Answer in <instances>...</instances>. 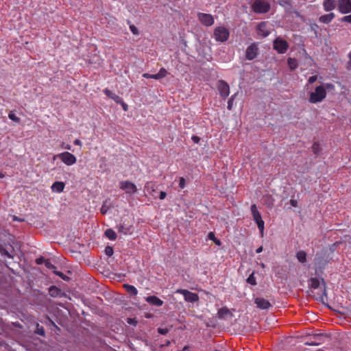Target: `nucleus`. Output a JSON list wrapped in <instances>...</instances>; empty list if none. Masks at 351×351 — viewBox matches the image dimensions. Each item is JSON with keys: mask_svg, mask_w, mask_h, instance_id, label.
Masks as SVG:
<instances>
[{"mask_svg": "<svg viewBox=\"0 0 351 351\" xmlns=\"http://www.w3.org/2000/svg\"><path fill=\"white\" fill-rule=\"evenodd\" d=\"M326 91L324 86H318L315 88V90L310 93L308 101L311 104H317L322 102L326 97Z\"/></svg>", "mask_w": 351, "mask_h": 351, "instance_id": "f257e3e1", "label": "nucleus"}, {"mask_svg": "<svg viewBox=\"0 0 351 351\" xmlns=\"http://www.w3.org/2000/svg\"><path fill=\"white\" fill-rule=\"evenodd\" d=\"M230 36V32L228 29L223 27H217L213 32V38L217 42L224 43L228 40Z\"/></svg>", "mask_w": 351, "mask_h": 351, "instance_id": "f03ea898", "label": "nucleus"}, {"mask_svg": "<svg viewBox=\"0 0 351 351\" xmlns=\"http://www.w3.org/2000/svg\"><path fill=\"white\" fill-rule=\"evenodd\" d=\"M252 10L257 14H265L270 10L271 5L264 0H255L252 5Z\"/></svg>", "mask_w": 351, "mask_h": 351, "instance_id": "7ed1b4c3", "label": "nucleus"}, {"mask_svg": "<svg viewBox=\"0 0 351 351\" xmlns=\"http://www.w3.org/2000/svg\"><path fill=\"white\" fill-rule=\"evenodd\" d=\"M251 212L253 216L254 221L257 224V227L260 231V233L261 234V235H263L265 228V223L264 221L262 219L261 215L260 212L258 210L256 204H252L251 206Z\"/></svg>", "mask_w": 351, "mask_h": 351, "instance_id": "20e7f679", "label": "nucleus"}, {"mask_svg": "<svg viewBox=\"0 0 351 351\" xmlns=\"http://www.w3.org/2000/svg\"><path fill=\"white\" fill-rule=\"evenodd\" d=\"M175 293L182 294L186 302L194 303L199 300L198 294L193 293L186 289H178Z\"/></svg>", "mask_w": 351, "mask_h": 351, "instance_id": "39448f33", "label": "nucleus"}, {"mask_svg": "<svg viewBox=\"0 0 351 351\" xmlns=\"http://www.w3.org/2000/svg\"><path fill=\"white\" fill-rule=\"evenodd\" d=\"M259 54L258 44L257 43H251L245 50V58L247 60H253L257 58Z\"/></svg>", "mask_w": 351, "mask_h": 351, "instance_id": "423d86ee", "label": "nucleus"}, {"mask_svg": "<svg viewBox=\"0 0 351 351\" xmlns=\"http://www.w3.org/2000/svg\"><path fill=\"white\" fill-rule=\"evenodd\" d=\"M56 158H58L62 162L69 166L74 165L77 161L76 157L68 152H64L55 156L54 159Z\"/></svg>", "mask_w": 351, "mask_h": 351, "instance_id": "0eeeda50", "label": "nucleus"}, {"mask_svg": "<svg viewBox=\"0 0 351 351\" xmlns=\"http://www.w3.org/2000/svg\"><path fill=\"white\" fill-rule=\"evenodd\" d=\"M328 338L326 334H313L309 336V340L304 343L307 346H319L324 342V339Z\"/></svg>", "mask_w": 351, "mask_h": 351, "instance_id": "6e6552de", "label": "nucleus"}, {"mask_svg": "<svg viewBox=\"0 0 351 351\" xmlns=\"http://www.w3.org/2000/svg\"><path fill=\"white\" fill-rule=\"evenodd\" d=\"M273 48L276 51H278V53L282 54L286 53L287 51L289 48V44L286 40L280 38H277L274 40Z\"/></svg>", "mask_w": 351, "mask_h": 351, "instance_id": "1a4fd4ad", "label": "nucleus"}, {"mask_svg": "<svg viewBox=\"0 0 351 351\" xmlns=\"http://www.w3.org/2000/svg\"><path fill=\"white\" fill-rule=\"evenodd\" d=\"M217 89L219 90L220 96L226 99L230 94V87L228 84L224 80H219L217 82Z\"/></svg>", "mask_w": 351, "mask_h": 351, "instance_id": "9d476101", "label": "nucleus"}, {"mask_svg": "<svg viewBox=\"0 0 351 351\" xmlns=\"http://www.w3.org/2000/svg\"><path fill=\"white\" fill-rule=\"evenodd\" d=\"M337 8L341 14H348L351 12V0H339L337 1Z\"/></svg>", "mask_w": 351, "mask_h": 351, "instance_id": "9b49d317", "label": "nucleus"}, {"mask_svg": "<svg viewBox=\"0 0 351 351\" xmlns=\"http://www.w3.org/2000/svg\"><path fill=\"white\" fill-rule=\"evenodd\" d=\"M119 187L122 190H125L128 194H133L137 191L136 185L130 181H121L119 182Z\"/></svg>", "mask_w": 351, "mask_h": 351, "instance_id": "f8f14e48", "label": "nucleus"}, {"mask_svg": "<svg viewBox=\"0 0 351 351\" xmlns=\"http://www.w3.org/2000/svg\"><path fill=\"white\" fill-rule=\"evenodd\" d=\"M197 17L199 21L206 26H210L214 23V18L210 14L199 12Z\"/></svg>", "mask_w": 351, "mask_h": 351, "instance_id": "ddd939ff", "label": "nucleus"}, {"mask_svg": "<svg viewBox=\"0 0 351 351\" xmlns=\"http://www.w3.org/2000/svg\"><path fill=\"white\" fill-rule=\"evenodd\" d=\"M117 228L118 232L124 234V235H130L132 234L134 232V226L131 224H126L125 222L121 223L117 226Z\"/></svg>", "mask_w": 351, "mask_h": 351, "instance_id": "4468645a", "label": "nucleus"}, {"mask_svg": "<svg viewBox=\"0 0 351 351\" xmlns=\"http://www.w3.org/2000/svg\"><path fill=\"white\" fill-rule=\"evenodd\" d=\"M254 303L256 304V306L261 309H268L271 305L270 302L263 298H256L254 300Z\"/></svg>", "mask_w": 351, "mask_h": 351, "instance_id": "2eb2a0df", "label": "nucleus"}, {"mask_svg": "<svg viewBox=\"0 0 351 351\" xmlns=\"http://www.w3.org/2000/svg\"><path fill=\"white\" fill-rule=\"evenodd\" d=\"M49 294L52 298H58V297H62L65 295L64 292L62 291V290L57 287L56 286H51L49 288Z\"/></svg>", "mask_w": 351, "mask_h": 351, "instance_id": "dca6fc26", "label": "nucleus"}, {"mask_svg": "<svg viewBox=\"0 0 351 351\" xmlns=\"http://www.w3.org/2000/svg\"><path fill=\"white\" fill-rule=\"evenodd\" d=\"M145 301L149 304L155 306H161L164 303L162 300L155 295L147 296L145 298Z\"/></svg>", "mask_w": 351, "mask_h": 351, "instance_id": "f3484780", "label": "nucleus"}, {"mask_svg": "<svg viewBox=\"0 0 351 351\" xmlns=\"http://www.w3.org/2000/svg\"><path fill=\"white\" fill-rule=\"evenodd\" d=\"M337 6V1L336 0H324L323 7L326 12H330L334 10Z\"/></svg>", "mask_w": 351, "mask_h": 351, "instance_id": "a211bd4d", "label": "nucleus"}, {"mask_svg": "<svg viewBox=\"0 0 351 351\" xmlns=\"http://www.w3.org/2000/svg\"><path fill=\"white\" fill-rule=\"evenodd\" d=\"M104 93L107 97L112 99L116 103L119 104V102H122V98L110 90L106 88L104 90Z\"/></svg>", "mask_w": 351, "mask_h": 351, "instance_id": "6ab92c4d", "label": "nucleus"}, {"mask_svg": "<svg viewBox=\"0 0 351 351\" xmlns=\"http://www.w3.org/2000/svg\"><path fill=\"white\" fill-rule=\"evenodd\" d=\"M335 15L333 12L327 14H324L319 16V21L322 23L328 24L335 18Z\"/></svg>", "mask_w": 351, "mask_h": 351, "instance_id": "aec40b11", "label": "nucleus"}, {"mask_svg": "<svg viewBox=\"0 0 351 351\" xmlns=\"http://www.w3.org/2000/svg\"><path fill=\"white\" fill-rule=\"evenodd\" d=\"M266 23L265 22L260 23L257 26V30L258 34L263 36V37H267L269 34V32L265 29Z\"/></svg>", "mask_w": 351, "mask_h": 351, "instance_id": "412c9836", "label": "nucleus"}, {"mask_svg": "<svg viewBox=\"0 0 351 351\" xmlns=\"http://www.w3.org/2000/svg\"><path fill=\"white\" fill-rule=\"evenodd\" d=\"M64 184L62 182H55L51 186V190L53 192L61 193L64 189Z\"/></svg>", "mask_w": 351, "mask_h": 351, "instance_id": "4be33fe9", "label": "nucleus"}, {"mask_svg": "<svg viewBox=\"0 0 351 351\" xmlns=\"http://www.w3.org/2000/svg\"><path fill=\"white\" fill-rule=\"evenodd\" d=\"M296 258L300 263H304L306 261V253L303 250H300L297 252Z\"/></svg>", "mask_w": 351, "mask_h": 351, "instance_id": "5701e85b", "label": "nucleus"}, {"mask_svg": "<svg viewBox=\"0 0 351 351\" xmlns=\"http://www.w3.org/2000/svg\"><path fill=\"white\" fill-rule=\"evenodd\" d=\"M105 236L112 241L116 240L117 236L116 232L112 229H107L105 231Z\"/></svg>", "mask_w": 351, "mask_h": 351, "instance_id": "b1692460", "label": "nucleus"}, {"mask_svg": "<svg viewBox=\"0 0 351 351\" xmlns=\"http://www.w3.org/2000/svg\"><path fill=\"white\" fill-rule=\"evenodd\" d=\"M287 64L291 71L295 70L298 66L297 60L293 58H289L287 60Z\"/></svg>", "mask_w": 351, "mask_h": 351, "instance_id": "393cba45", "label": "nucleus"}, {"mask_svg": "<svg viewBox=\"0 0 351 351\" xmlns=\"http://www.w3.org/2000/svg\"><path fill=\"white\" fill-rule=\"evenodd\" d=\"M124 287H125L126 291L128 293H130V295H137L138 290L136 289V288L134 286L130 285H125Z\"/></svg>", "mask_w": 351, "mask_h": 351, "instance_id": "a878e982", "label": "nucleus"}, {"mask_svg": "<svg viewBox=\"0 0 351 351\" xmlns=\"http://www.w3.org/2000/svg\"><path fill=\"white\" fill-rule=\"evenodd\" d=\"M320 282L317 278H311L310 280V285L312 289H317L319 287Z\"/></svg>", "mask_w": 351, "mask_h": 351, "instance_id": "bb28decb", "label": "nucleus"}, {"mask_svg": "<svg viewBox=\"0 0 351 351\" xmlns=\"http://www.w3.org/2000/svg\"><path fill=\"white\" fill-rule=\"evenodd\" d=\"M208 237L210 240L213 241L217 245L220 246L221 245V241L215 237L214 232H210Z\"/></svg>", "mask_w": 351, "mask_h": 351, "instance_id": "cd10ccee", "label": "nucleus"}, {"mask_svg": "<svg viewBox=\"0 0 351 351\" xmlns=\"http://www.w3.org/2000/svg\"><path fill=\"white\" fill-rule=\"evenodd\" d=\"M35 332L37 335H40L42 337H45V330L43 326H40L39 324H37V325H36V328Z\"/></svg>", "mask_w": 351, "mask_h": 351, "instance_id": "c85d7f7f", "label": "nucleus"}, {"mask_svg": "<svg viewBox=\"0 0 351 351\" xmlns=\"http://www.w3.org/2000/svg\"><path fill=\"white\" fill-rule=\"evenodd\" d=\"M53 272L54 274H56V276H59L60 278H62V280H64L65 281H69V280H70L69 277L66 276L62 272L56 270V269L55 270H53Z\"/></svg>", "mask_w": 351, "mask_h": 351, "instance_id": "c756f323", "label": "nucleus"}, {"mask_svg": "<svg viewBox=\"0 0 351 351\" xmlns=\"http://www.w3.org/2000/svg\"><path fill=\"white\" fill-rule=\"evenodd\" d=\"M246 282L252 285H256L257 283H256V278L254 277V272H252L248 277L246 279Z\"/></svg>", "mask_w": 351, "mask_h": 351, "instance_id": "7c9ffc66", "label": "nucleus"}, {"mask_svg": "<svg viewBox=\"0 0 351 351\" xmlns=\"http://www.w3.org/2000/svg\"><path fill=\"white\" fill-rule=\"evenodd\" d=\"M322 285L323 286L322 295L321 296V301L324 303V298H327V293L326 289V282L324 279H322Z\"/></svg>", "mask_w": 351, "mask_h": 351, "instance_id": "2f4dec72", "label": "nucleus"}, {"mask_svg": "<svg viewBox=\"0 0 351 351\" xmlns=\"http://www.w3.org/2000/svg\"><path fill=\"white\" fill-rule=\"evenodd\" d=\"M312 150L314 152V154H319L321 152V148L319 143L316 142L314 143L312 145Z\"/></svg>", "mask_w": 351, "mask_h": 351, "instance_id": "473e14b6", "label": "nucleus"}, {"mask_svg": "<svg viewBox=\"0 0 351 351\" xmlns=\"http://www.w3.org/2000/svg\"><path fill=\"white\" fill-rule=\"evenodd\" d=\"M8 117L10 119H11L12 121L16 122V123H19L20 122V119L12 112L11 111L9 114H8Z\"/></svg>", "mask_w": 351, "mask_h": 351, "instance_id": "72a5a7b5", "label": "nucleus"}, {"mask_svg": "<svg viewBox=\"0 0 351 351\" xmlns=\"http://www.w3.org/2000/svg\"><path fill=\"white\" fill-rule=\"evenodd\" d=\"M236 95H237L234 94V95H232L230 97V98L229 99V100L228 101V106H227L228 110H232V109L233 101H234V99L236 97Z\"/></svg>", "mask_w": 351, "mask_h": 351, "instance_id": "f704fd0d", "label": "nucleus"}, {"mask_svg": "<svg viewBox=\"0 0 351 351\" xmlns=\"http://www.w3.org/2000/svg\"><path fill=\"white\" fill-rule=\"evenodd\" d=\"M167 73H168V72L167 71V70L165 68H161L160 69L159 72L158 73L160 79L167 76Z\"/></svg>", "mask_w": 351, "mask_h": 351, "instance_id": "c9c22d12", "label": "nucleus"}, {"mask_svg": "<svg viewBox=\"0 0 351 351\" xmlns=\"http://www.w3.org/2000/svg\"><path fill=\"white\" fill-rule=\"evenodd\" d=\"M113 248L110 246H107L105 248V253L108 256H111L113 254Z\"/></svg>", "mask_w": 351, "mask_h": 351, "instance_id": "e433bc0d", "label": "nucleus"}, {"mask_svg": "<svg viewBox=\"0 0 351 351\" xmlns=\"http://www.w3.org/2000/svg\"><path fill=\"white\" fill-rule=\"evenodd\" d=\"M45 265L47 268L52 269L53 271L56 269V266L53 265L49 260L46 261Z\"/></svg>", "mask_w": 351, "mask_h": 351, "instance_id": "4c0bfd02", "label": "nucleus"}, {"mask_svg": "<svg viewBox=\"0 0 351 351\" xmlns=\"http://www.w3.org/2000/svg\"><path fill=\"white\" fill-rule=\"evenodd\" d=\"M130 29L132 32V33L134 35L138 34V30L137 27L134 25H130Z\"/></svg>", "mask_w": 351, "mask_h": 351, "instance_id": "58836bf2", "label": "nucleus"}, {"mask_svg": "<svg viewBox=\"0 0 351 351\" xmlns=\"http://www.w3.org/2000/svg\"><path fill=\"white\" fill-rule=\"evenodd\" d=\"M46 261L47 260L43 256H40L39 258H36V263L37 265L45 264Z\"/></svg>", "mask_w": 351, "mask_h": 351, "instance_id": "ea45409f", "label": "nucleus"}, {"mask_svg": "<svg viewBox=\"0 0 351 351\" xmlns=\"http://www.w3.org/2000/svg\"><path fill=\"white\" fill-rule=\"evenodd\" d=\"M158 332L160 335H165L169 332V329L166 328H158Z\"/></svg>", "mask_w": 351, "mask_h": 351, "instance_id": "a19ab883", "label": "nucleus"}, {"mask_svg": "<svg viewBox=\"0 0 351 351\" xmlns=\"http://www.w3.org/2000/svg\"><path fill=\"white\" fill-rule=\"evenodd\" d=\"M348 57L349 58V60L346 63V69L351 71V51L348 53Z\"/></svg>", "mask_w": 351, "mask_h": 351, "instance_id": "79ce46f5", "label": "nucleus"}, {"mask_svg": "<svg viewBox=\"0 0 351 351\" xmlns=\"http://www.w3.org/2000/svg\"><path fill=\"white\" fill-rule=\"evenodd\" d=\"M340 20L341 22H346V23H351V14L342 17Z\"/></svg>", "mask_w": 351, "mask_h": 351, "instance_id": "37998d69", "label": "nucleus"}, {"mask_svg": "<svg viewBox=\"0 0 351 351\" xmlns=\"http://www.w3.org/2000/svg\"><path fill=\"white\" fill-rule=\"evenodd\" d=\"M322 86H324L325 90H332L334 89L335 86L331 83H326L322 85Z\"/></svg>", "mask_w": 351, "mask_h": 351, "instance_id": "c03bdc74", "label": "nucleus"}, {"mask_svg": "<svg viewBox=\"0 0 351 351\" xmlns=\"http://www.w3.org/2000/svg\"><path fill=\"white\" fill-rule=\"evenodd\" d=\"M317 80V75H312L311 77H309V78L308 79V84H313L315 82H316Z\"/></svg>", "mask_w": 351, "mask_h": 351, "instance_id": "a18cd8bd", "label": "nucleus"}, {"mask_svg": "<svg viewBox=\"0 0 351 351\" xmlns=\"http://www.w3.org/2000/svg\"><path fill=\"white\" fill-rule=\"evenodd\" d=\"M179 186L181 189H184L185 186V179L184 178H180L179 181Z\"/></svg>", "mask_w": 351, "mask_h": 351, "instance_id": "49530a36", "label": "nucleus"}, {"mask_svg": "<svg viewBox=\"0 0 351 351\" xmlns=\"http://www.w3.org/2000/svg\"><path fill=\"white\" fill-rule=\"evenodd\" d=\"M1 253V254L7 256L8 258H12V256L5 249L2 250Z\"/></svg>", "mask_w": 351, "mask_h": 351, "instance_id": "de8ad7c7", "label": "nucleus"}, {"mask_svg": "<svg viewBox=\"0 0 351 351\" xmlns=\"http://www.w3.org/2000/svg\"><path fill=\"white\" fill-rule=\"evenodd\" d=\"M119 104H120L123 109L124 111H127L128 110V104H126L123 100L122 99V102H119Z\"/></svg>", "mask_w": 351, "mask_h": 351, "instance_id": "09e8293b", "label": "nucleus"}, {"mask_svg": "<svg viewBox=\"0 0 351 351\" xmlns=\"http://www.w3.org/2000/svg\"><path fill=\"white\" fill-rule=\"evenodd\" d=\"M191 139L195 143H198L200 141V138L197 136H193Z\"/></svg>", "mask_w": 351, "mask_h": 351, "instance_id": "8fccbe9b", "label": "nucleus"}, {"mask_svg": "<svg viewBox=\"0 0 351 351\" xmlns=\"http://www.w3.org/2000/svg\"><path fill=\"white\" fill-rule=\"evenodd\" d=\"M166 196H167V194H166V193H165V192H164V191H160V195H159V198H160V199H164L166 197Z\"/></svg>", "mask_w": 351, "mask_h": 351, "instance_id": "3c124183", "label": "nucleus"}, {"mask_svg": "<svg viewBox=\"0 0 351 351\" xmlns=\"http://www.w3.org/2000/svg\"><path fill=\"white\" fill-rule=\"evenodd\" d=\"M228 313V309L221 308V309L219 311V313L220 315L227 314Z\"/></svg>", "mask_w": 351, "mask_h": 351, "instance_id": "603ef678", "label": "nucleus"}, {"mask_svg": "<svg viewBox=\"0 0 351 351\" xmlns=\"http://www.w3.org/2000/svg\"><path fill=\"white\" fill-rule=\"evenodd\" d=\"M290 204L292 206H294V207L297 206V201L295 199H291Z\"/></svg>", "mask_w": 351, "mask_h": 351, "instance_id": "864d4df0", "label": "nucleus"}, {"mask_svg": "<svg viewBox=\"0 0 351 351\" xmlns=\"http://www.w3.org/2000/svg\"><path fill=\"white\" fill-rule=\"evenodd\" d=\"M107 212V208H106L105 206H102V207L101 208V213L102 214H106Z\"/></svg>", "mask_w": 351, "mask_h": 351, "instance_id": "5fc2aeb1", "label": "nucleus"}, {"mask_svg": "<svg viewBox=\"0 0 351 351\" xmlns=\"http://www.w3.org/2000/svg\"><path fill=\"white\" fill-rule=\"evenodd\" d=\"M151 78L152 79H155V80H160V77H159L158 73H156V74H152Z\"/></svg>", "mask_w": 351, "mask_h": 351, "instance_id": "6e6d98bb", "label": "nucleus"}, {"mask_svg": "<svg viewBox=\"0 0 351 351\" xmlns=\"http://www.w3.org/2000/svg\"><path fill=\"white\" fill-rule=\"evenodd\" d=\"M143 77L145 78L149 79V78H151L152 74L145 73L143 74Z\"/></svg>", "mask_w": 351, "mask_h": 351, "instance_id": "4d7b16f0", "label": "nucleus"}, {"mask_svg": "<svg viewBox=\"0 0 351 351\" xmlns=\"http://www.w3.org/2000/svg\"><path fill=\"white\" fill-rule=\"evenodd\" d=\"M74 144L76 145H82V142L79 139H75L74 141Z\"/></svg>", "mask_w": 351, "mask_h": 351, "instance_id": "13d9d810", "label": "nucleus"}, {"mask_svg": "<svg viewBox=\"0 0 351 351\" xmlns=\"http://www.w3.org/2000/svg\"><path fill=\"white\" fill-rule=\"evenodd\" d=\"M170 343H171L170 341L167 340V341H165V343H164V344H162L161 346H162V347H164V346H169L170 345Z\"/></svg>", "mask_w": 351, "mask_h": 351, "instance_id": "bf43d9fd", "label": "nucleus"}, {"mask_svg": "<svg viewBox=\"0 0 351 351\" xmlns=\"http://www.w3.org/2000/svg\"><path fill=\"white\" fill-rule=\"evenodd\" d=\"M263 247L261 246V247H259L258 248L256 249V252L257 254L261 253L263 251Z\"/></svg>", "mask_w": 351, "mask_h": 351, "instance_id": "052dcab7", "label": "nucleus"}, {"mask_svg": "<svg viewBox=\"0 0 351 351\" xmlns=\"http://www.w3.org/2000/svg\"><path fill=\"white\" fill-rule=\"evenodd\" d=\"M129 324H131L132 323V319H128V322Z\"/></svg>", "mask_w": 351, "mask_h": 351, "instance_id": "680f3d73", "label": "nucleus"}, {"mask_svg": "<svg viewBox=\"0 0 351 351\" xmlns=\"http://www.w3.org/2000/svg\"><path fill=\"white\" fill-rule=\"evenodd\" d=\"M187 349H188V348H187L186 346H185V347L183 348L182 351H186V350H187Z\"/></svg>", "mask_w": 351, "mask_h": 351, "instance_id": "e2e57ef3", "label": "nucleus"}, {"mask_svg": "<svg viewBox=\"0 0 351 351\" xmlns=\"http://www.w3.org/2000/svg\"><path fill=\"white\" fill-rule=\"evenodd\" d=\"M14 220L20 221V220H19V219H18V218H17L16 217H15V216L14 217Z\"/></svg>", "mask_w": 351, "mask_h": 351, "instance_id": "0e129e2a", "label": "nucleus"}, {"mask_svg": "<svg viewBox=\"0 0 351 351\" xmlns=\"http://www.w3.org/2000/svg\"><path fill=\"white\" fill-rule=\"evenodd\" d=\"M66 149H71V147H70V146H67V147H66Z\"/></svg>", "mask_w": 351, "mask_h": 351, "instance_id": "69168bd1", "label": "nucleus"}, {"mask_svg": "<svg viewBox=\"0 0 351 351\" xmlns=\"http://www.w3.org/2000/svg\"><path fill=\"white\" fill-rule=\"evenodd\" d=\"M3 174L0 172V178H3Z\"/></svg>", "mask_w": 351, "mask_h": 351, "instance_id": "338daca9", "label": "nucleus"}]
</instances>
